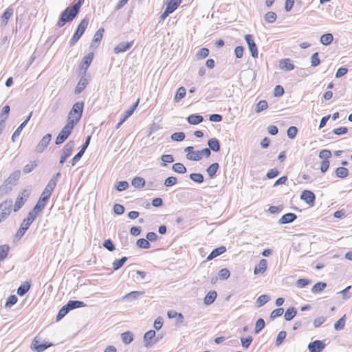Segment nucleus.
Returning <instances> with one entry per match:
<instances>
[{
    "label": "nucleus",
    "mask_w": 352,
    "mask_h": 352,
    "mask_svg": "<svg viewBox=\"0 0 352 352\" xmlns=\"http://www.w3.org/2000/svg\"><path fill=\"white\" fill-rule=\"evenodd\" d=\"M83 107V102H76L69 112L67 122L72 124L74 126L76 125L82 117Z\"/></svg>",
    "instance_id": "1"
},
{
    "label": "nucleus",
    "mask_w": 352,
    "mask_h": 352,
    "mask_svg": "<svg viewBox=\"0 0 352 352\" xmlns=\"http://www.w3.org/2000/svg\"><path fill=\"white\" fill-rule=\"evenodd\" d=\"M78 6H73L72 8H67L61 14L57 23L59 28L63 27L67 22L72 21L78 14Z\"/></svg>",
    "instance_id": "2"
},
{
    "label": "nucleus",
    "mask_w": 352,
    "mask_h": 352,
    "mask_svg": "<svg viewBox=\"0 0 352 352\" xmlns=\"http://www.w3.org/2000/svg\"><path fill=\"white\" fill-rule=\"evenodd\" d=\"M60 177V173H58L51 178L44 190L43 191L40 198L47 201H48L52 195V192L54 191V189L56 186L57 182Z\"/></svg>",
    "instance_id": "3"
},
{
    "label": "nucleus",
    "mask_w": 352,
    "mask_h": 352,
    "mask_svg": "<svg viewBox=\"0 0 352 352\" xmlns=\"http://www.w3.org/2000/svg\"><path fill=\"white\" fill-rule=\"evenodd\" d=\"M89 24V19L87 18H85L82 19L80 23H79L77 30L74 34L73 35L72 38L70 40V45H74L80 38V36L83 34L85 32L87 25Z\"/></svg>",
    "instance_id": "4"
},
{
    "label": "nucleus",
    "mask_w": 352,
    "mask_h": 352,
    "mask_svg": "<svg viewBox=\"0 0 352 352\" xmlns=\"http://www.w3.org/2000/svg\"><path fill=\"white\" fill-rule=\"evenodd\" d=\"M74 126L67 122L65 126L61 129L58 136L56 137L55 143L56 144H61L63 143L71 134Z\"/></svg>",
    "instance_id": "5"
},
{
    "label": "nucleus",
    "mask_w": 352,
    "mask_h": 352,
    "mask_svg": "<svg viewBox=\"0 0 352 352\" xmlns=\"http://www.w3.org/2000/svg\"><path fill=\"white\" fill-rule=\"evenodd\" d=\"M12 204L11 199H6L0 204V222L10 214Z\"/></svg>",
    "instance_id": "6"
},
{
    "label": "nucleus",
    "mask_w": 352,
    "mask_h": 352,
    "mask_svg": "<svg viewBox=\"0 0 352 352\" xmlns=\"http://www.w3.org/2000/svg\"><path fill=\"white\" fill-rule=\"evenodd\" d=\"M75 146L74 140L69 141L64 146L62 154L60 157L59 163L63 164L65 160L72 155V151Z\"/></svg>",
    "instance_id": "7"
},
{
    "label": "nucleus",
    "mask_w": 352,
    "mask_h": 352,
    "mask_svg": "<svg viewBox=\"0 0 352 352\" xmlns=\"http://www.w3.org/2000/svg\"><path fill=\"white\" fill-rule=\"evenodd\" d=\"M30 194V191L25 189L18 195L14 206V212L18 211L23 206L27 199L29 197Z\"/></svg>",
    "instance_id": "8"
},
{
    "label": "nucleus",
    "mask_w": 352,
    "mask_h": 352,
    "mask_svg": "<svg viewBox=\"0 0 352 352\" xmlns=\"http://www.w3.org/2000/svg\"><path fill=\"white\" fill-rule=\"evenodd\" d=\"M52 139V135L50 133H47L43 137L41 141L38 143V144L35 147V152L37 153H42L48 146Z\"/></svg>",
    "instance_id": "9"
},
{
    "label": "nucleus",
    "mask_w": 352,
    "mask_h": 352,
    "mask_svg": "<svg viewBox=\"0 0 352 352\" xmlns=\"http://www.w3.org/2000/svg\"><path fill=\"white\" fill-rule=\"evenodd\" d=\"M326 340H315L308 344V349L310 352H321L326 346Z\"/></svg>",
    "instance_id": "10"
},
{
    "label": "nucleus",
    "mask_w": 352,
    "mask_h": 352,
    "mask_svg": "<svg viewBox=\"0 0 352 352\" xmlns=\"http://www.w3.org/2000/svg\"><path fill=\"white\" fill-rule=\"evenodd\" d=\"M245 40L247 42L252 56L253 58H257L258 52L257 47L254 41L252 36L251 34H246L245 36Z\"/></svg>",
    "instance_id": "11"
},
{
    "label": "nucleus",
    "mask_w": 352,
    "mask_h": 352,
    "mask_svg": "<svg viewBox=\"0 0 352 352\" xmlns=\"http://www.w3.org/2000/svg\"><path fill=\"white\" fill-rule=\"evenodd\" d=\"M184 151L186 153V158L189 160L199 161L201 160L199 151H195L193 146L186 147Z\"/></svg>",
    "instance_id": "12"
},
{
    "label": "nucleus",
    "mask_w": 352,
    "mask_h": 352,
    "mask_svg": "<svg viewBox=\"0 0 352 352\" xmlns=\"http://www.w3.org/2000/svg\"><path fill=\"white\" fill-rule=\"evenodd\" d=\"M155 335L156 333L154 330H150L144 334V342L146 347H151L157 342V340L153 341L152 340L155 338Z\"/></svg>",
    "instance_id": "13"
},
{
    "label": "nucleus",
    "mask_w": 352,
    "mask_h": 352,
    "mask_svg": "<svg viewBox=\"0 0 352 352\" xmlns=\"http://www.w3.org/2000/svg\"><path fill=\"white\" fill-rule=\"evenodd\" d=\"M133 44V41L130 42H121L117 46L114 47V53L119 54L122 52H124L129 50Z\"/></svg>",
    "instance_id": "14"
},
{
    "label": "nucleus",
    "mask_w": 352,
    "mask_h": 352,
    "mask_svg": "<svg viewBox=\"0 0 352 352\" xmlns=\"http://www.w3.org/2000/svg\"><path fill=\"white\" fill-rule=\"evenodd\" d=\"M315 195L313 192L305 190L302 192L300 199L304 200L307 204L313 205L315 200Z\"/></svg>",
    "instance_id": "15"
},
{
    "label": "nucleus",
    "mask_w": 352,
    "mask_h": 352,
    "mask_svg": "<svg viewBox=\"0 0 352 352\" xmlns=\"http://www.w3.org/2000/svg\"><path fill=\"white\" fill-rule=\"evenodd\" d=\"M31 224V223L29 221L28 222V221L24 219L19 229L15 234V237L17 239H21L25 234V232Z\"/></svg>",
    "instance_id": "16"
},
{
    "label": "nucleus",
    "mask_w": 352,
    "mask_h": 352,
    "mask_svg": "<svg viewBox=\"0 0 352 352\" xmlns=\"http://www.w3.org/2000/svg\"><path fill=\"white\" fill-rule=\"evenodd\" d=\"M267 261L266 259L263 258L259 261V263L256 265L254 270V274H263L267 270Z\"/></svg>",
    "instance_id": "17"
},
{
    "label": "nucleus",
    "mask_w": 352,
    "mask_h": 352,
    "mask_svg": "<svg viewBox=\"0 0 352 352\" xmlns=\"http://www.w3.org/2000/svg\"><path fill=\"white\" fill-rule=\"evenodd\" d=\"M51 345H52V344H47L46 343L40 344L38 340H37L36 338H34L32 343L31 347H32V349H34L37 352H43V351H45L46 349H47Z\"/></svg>",
    "instance_id": "18"
},
{
    "label": "nucleus",
    "mask_w": 352,
    "mask_h": 352,
    "mask_svg": "<svg viewBox=\"0 0 352 352\" xmlns=\"http://www.w3.org/2000/svg\"><path fill=\"white\" fill-rule=\"evenodd\" d=\"M51 345H52V344H47L46 343L40 344L38 340H37L36 338H34L32 343L31 347H32V349H34L37 352H43V351H45L46 349H47Z\"/></svg>",
    "instance_id": "19"
},
{
    "label": "nucleus",
    "mask_w": 352,
    "mask_h": 352,
    "mask_svg": "<svg viewBox=\"0 0 352 352\" xmlns=\"http://www.w3.org/2000/svg\"><path fill=\"white\" fill-rule=\"evenodd\" d=\"M51 345H52V344H47L46 343L40 344L38 340H37L36 338H34L32 343L31 347H32V349H34L37 352H43V351H45L46 349H47Z\"/></svg>",
    "instance_id": "20"
},
{
    "label": "nucleus",
    "mask_w": 352,
    "mask_h": 352,
    "mask_svg": "<svg viewBox=\"0 0 352 352\" xmlns=\"http://www.w3.org/2000/svg\"><path fill=\"white\" fill-rule=\"evenodd\" d=\"M296 218L297 216L294 213L289 212L283 215L279 219L278 223L280 224L289 223L293 222Z\"/></svg>",
    "instance_id": "21"
},
{
    "label": "nucleus",
    "mask_w": 352,
    "mask_h": 352,
    "mask_svg": "<svg viewBox=\"0 0 352 352\" xmlns=\"http://www.w3.org/2000/svg\"><path fill=\"white\" fill-rule=\"evenodd\" d=\"M144 294V292H140V291L131 292L130 293H129V294H126L124 296H123L122 300L131 301L133 300H136L138 298H140V296H143Z\"/></svg>",
    "instance_id": "22"
},
{
    "label": "nucleus",
    "mask_w": 352,
    "mask_h": 352,
    "mask_svg": "<svg viewBox=\"0 0 352 352\" xmlns=\"http://www.w3.org/2000/svg\"><path fill=\"white\" fill-rule=\"evenodd\" d=\"M226 251V248L225 246H220L217 248L213 250L211 253L208 256L207 261H210L218 256L222 254Z\"/></svg>",
    "instance_id": "23"
},
{
    "label": "nucleus",
    "mask_w": 352,
    "mask_h": 352,
    "mask_svg": "<svg viewBox=\"0 0 352 352\" xmlns=\"http://www.w3.org/2000/svg\"><path fill=\"white\" fill-rule=\"evenodd\" d=\"M217 294L215 291L212 290L208 292V293L206 294V296L204 298V303L206 305H211L217 298Z\"/></svg>",
    "instance_id": "24"
},
{
    "label": "nucleus",
    "mask_w": 352,
    "mask_h": 352,
    "mask_svg": "<svg viewBox=\"0 0 352 352\" xmlns=\"http://www.w3.org/2000/svg\"><path fill=\"white\" fill-rule=\"evenodd\" d=\"M208 148L214 152H218L220 150V143L217 138H211L208 141Z\"/></svg>",
    "instance_id": "25"
},
{
    "label": "nucleus",
    "mask_w": 352,
    "mask_h": 352,
    "mask_svg": "<svg viewBox=\"0 0 352 352\" xmlns=\"http://www.w3.org/2000/svg\"><path fill=\"white\" fill-rule=\"evenodd\" d=\"M87 84H88V81L86 78H80L76 87L75 91H74L75 94H80L85 89V88L86 87Z\"/></svg>",
    "instance_id": "26"
},
{
    "label": "nucleus",
    "mask_w": 352,
    "mask_h": 352,
    "mask_svg": "<svg viewBox=\"0 0 352 352\" xmlns=\"http://www.w3.org/2000/svg\"><path fill=\"white\" fill-rule=\"evenodd\" d=\"M280 68L286 71H291L294 69V65L289 58H286L280 60Z\"/></svg>",
    "instance_id": "27"
},
{
    "label": "nucleus",
    "mask_w": 352,
    "mask_h": 352,
    "mask_svg": "<svg viewBox=\"0 0 352 352\" xmlns=\"http://www.w3.org/2000/svg\"><path fill=\"white\" fill-rule=\"evenodd\" d=\"M66 305L69 311L76 308L85 307V304L82 301L80 300H69Z\"/></svg>",
    "instance_id": "28"
},
{
    "label": "nucleus",
    "mask_w": 352,
    "mask_h": 352,
    "mask_svg": "<svg viewBox=\"0 0 352 352\" xmlns=\"http://www.w3.org/2000/svg\"><path fill=\"white\" fill-rule=\"evenodd\" d=\"M14 12L13 8L9 7L8 8L4 13L2 15V24L3 25H6L8 23V21L10 19V17L12 16Z\"/></svg>",
    "instance_id": "29"
},
{
    "label": "nucleus",
    "mask_w": 352,
    "mask_h": 352,
    "mask_svg": "<svg viewBox=\"0 0 352 352\" xmlns=\"http://www.w3.org/2000/svg\"><path fill=\"white\" fill-rule=\"evenodd\" d=\"M219 168L218 163L212 164L207 169L206 172L210 178H213Z\"/></svg>",
    "instance_id": "30"
},
{
    "label": "nucleus",
    "mask_w": 352,
    "mask_h": 352,
    "mask_svg": "<svg viewBox=\"0 0 352 352\" xmlns=\"http://www.w3.org/2000/svg\"><path fill=\"white\" fill-rule=\"evenodd\" d=\"M296 309L294 307L288 308L285 313V319L287 321L292 320L296 315Z\"/></svg>",
    "instance_id": "31"
},
{
    "label": "nucleus",
    "mask_w": 352,
    "mask_h": 352,
    "mask_svg": "<svg viewBox=\"0 0 352 352\" xmlns=\"http://www.w3.org/2000/svg\"><path fill=\"white\" fill-rule=\"evenodd\" d=\"M204 118L199 115H190L188 117L187 120L190 124H198L203 121Z\"/></svg>",
    "instance_id": "32"
},
{
    "label": "nucleus",
    "mask_w": 352,
    "mask_h": 352,
    "mask_svg": "<svg viewBox=\"0 0 352 352\" xmlns=\"http://www.w3.org/2000/svg\"><path fill=\"white\" fill-rule=\"evenodd\" d=\"M333 40V36L331 33L324 34L322 35L320 37V42L322 44L324 45H330L332 43Z\"/></svg>",
    "instance_id": "33"
},
{
    "label": "nucleus",
    "mask_w": 352,
    "mask_h": 352,
    "mask_svg": "<svg viewBox=\"0 0 352 352\" xmlns=\"http://www.w3.org/2000/svg\"><path fill=\"white\" fill-rule=\"evenodd\" d=\"M10 246L7 244L0 245V262L3 261L8 255Z\"/></svg>",
    "instance_id": "34"
},
{
    "label": "nucleus",
    "mask_w": 352,
    "mask_h": 352,
    "mask_svg": "<svg viewBox=\"0 0 352 352\" xmlns=\"http://www.w3.org/2000/svg\"><path fill=\"white\" fill-rule=\"evenodd\" d=\"M30 288V284L28 282H25L21 285L17 289V294L22 296L25 295Z\"/></svg>",
    "instance_id": "35"
},
{
    "label": "nucleus",
    "mask_w": 352,
    "mask_h": 352,
    "mask_svg": "<svg viewBox=\"0 0 352 352\" xmlns=\"http://www.w3.org/2000/svg\"><path fill=\"white\" fill-rule=\"evenodd\" d=\"M122 341L126 344H128L131 343L133 340V335L130 331H126L121 334Z\"/></svg>",
    "instance_id": "36"
},
{
    "label": "nucleus",
    "mask_w": 352,
    "mask_h": 352,
    "mask_svg": "<svg viewBox=\"0 0 352 352\" xmlns=\"http://www.w3.org/2000/svg\"><path fill=\"white\" fill-rule=\"evenodd\" d=\"M181 0H168L166 8L171 12H173L179 6Z\"/></svg>",
    "instance_id": "37"
},
{
    "label": "nucleus",
    "mask_w": 352,
    "mask_h": 352,
    "mask_svg": "<svg viewBox=\"0 0 352 352\" xmlns=\"http://www.w3.org/2000/svg\"><path fill=\"white\" fill-rule=\"evenodd\" d=\"M172 169L173 171L179 173L184 174L186 172V168L182 163H175L173 165Z\"/></svg>",
    "instance_id": "38"
},
{
    "label": "nucleus",
    "mask_w": 352,
    "mask_h": 352,
    "mask_svg": "<svg viewBox=\"0 0 352 352\" xmlns=\"http://www.w3.org/2000/svg\"><path fill=\"white\" fill-rule=\"evenodd\" d=\"M186 89L184 87H179L176 92V94L174 98V100L175 102H178L181 99H182L186 96Z\"/></svg>",
    "instance_id": "39"
},
{
    "label": "nucleus",
    "mask_w": 352,
    "mask_h": 352,
    "mask_svg": "<svg viewBox=\"0 0 352 352\" xmlns=\"http://www.w3.org/2000/svg\"><path fill=\"white\" fill-rule=\"evenodd\" d=\"M270 300V297L268 295L263 294L260 296L256 301L257 307H260L264 305Z\"/></svg>",
    "instance_id": "40"
},
{
    "label": "nucleus",
    "mask_w": 352,
    "mask_h": 352,
    "mask_svg": "<svg viewBox=\"0 0 352 352\" xmlns=\"http://www.w3.org/2000/svg\"><path fill=\"white\" fill-rule=\"evenodd\" d=\"M127 261V257L124 256L120 259L115 260L113 263V268L114 270H118L121 268L124 263Z\"/></svg>",
    "instance_id": "41"
},
{
    "label": "nucleus",
    "mask_w": 352,
    "mask_h": 352,
    "mask_svg": "<svg viewBox=\"0 0 352 352\" xmlns=\"http://www.w3.org/2000/svg\"><path fill=\"white\" fill-rule=\"evenodd\" d=\"M131 184L135 188H142L145 184V180L142 177H136L132 180Z\"/></svg>",
    "instance_id": "42"
},
{
    "label": "nucleus",
    "mask_w": 352,
    "mask_h": 352,
    "mask_svg": "<svg viewBox=\"0 0 352 352\" xmlns=\"http://www.w3.org/2000/svg\"><path fill=\"white\" fill-rule=\"evenodd\" d=\"M93 57V53H89L87 56H85L82 60V67L85 66V69H87L91 65Z\"/></svg>",
    "instance_id": "43"
},
{
    "label": "nucleus",
    "mask_w": 352,
    "mask_h": 352,
    "mask_svg": "<svg viewBox=\"0 0 352 352\" xmlns=\"http://www.w3.org/2000/svg\"><path fill=\"white\" fill-rule=\"evenodd\" d=\"M47 202V201L42 199L41 198H39L38 202L34 206L33 209L39 213L41 211H42L44 209V208L46 206Z\"/></svg>",
    "instance_id": "44"
},
{
    "label": "nucleus",
    "mask_w": 352,
    "mask_h": 352,
    "mask_svg": "<svg viewBox=\"0 0 352 352\" xmlns=\"http://www.w3.org/2000/svg\"><path fill=\"white\" fill-rule=\"evenodd\" d=\"M336 174L338 177L345 178L349 174V170L344 167H339L336 170Z\"/></svg>",
    "instance_id": "45"
},
{
    "label": "nucleus",
    "mask_w": 352,
    "mask_h": 352,
    "mask_svg": "<svg viewBox=\"0 0 352 352\" xmlns=\"http://www.w3.org/2000/svg\"><path fill=\"white\" fill-rule=\"evenodd\" d=\"M327 287V284L322 282L316 283L311 288L312 293H318L322 291Z\"/></svg>",
    "instance_id": "46"
},
{
    "label": "nucleus",
    "mask_w": 352,
    "mask_h": 352,
    "mask_svg": "<svg viewBox=\"0 0 352 352\" xmlns=\"http://www.w3.org/2000/svg\"><path fill=\"white\" fill-rule=\"evenodd\" d=\"M69 311V309L67 307V305L63 306L56 316V321L60 320L63 317H65Z\"/></svg>",
    "instance_id": "47"
},
{
    "label": "nucleus",
    "mask_w": 352,
    "mask_h": 352,
    "mask_svg": "<svg viewBox=\"0 0 352 352\" xmlns=\"http://www.w3.org/2000/svg\"><path fill=\"white\" fill-rule=\"evenodd\" d=\"M264 19L267 23H272L276 20L277 15L274 12H268L265 14Z\"/></svg>",
    "instance_id": "48"
},
{
    "label": "nucleus",
    "mask_w": 352,
    "mask_h": 352,
    "mask_svg": "<svg viewBox=\"0 0 352 352\" xmlns=\"http://www.w3.org/2000/svg\"><path fill=\"white\" fill-rule=\"evenodd\" d=\"M18 300L16 295H10L5 304L6 308H10L12 305H15Z\"/></svg>",
    "instance_id": "49"
},
{
    "label": "nucleus",
    "mask_w": 352,
    "mask_h": 352,
    "mask_svg": "<svg viewBox=\"0 0 352 352\" xmlns=\"http://www.w3.org/2000/svg\"><path fill=\"white\" fill-rule=\"evenodd\" d=\"M136 244L138 247L144 249H148L151 247L150 243L147 239H140L137 241Z\"/></svg>",
    "instance_id": "50"
},
{
    "label": "nucleus",
    "mask_w": 352,
    "mask_h": 352,
    "mask_svg": "<svg viewBox=\"0 0 352 352\" xmlns=\"http://www.w3.org/2000/svg\"><path fill=\"white\" fill-rule=\"evenodd\" d=\"M104 32L103 28H100L98 30L96 31L94 36V38L92 41V45H94L96 43L100 42L102 38V33Z\"/></svg>",
    "instance_id": "51"
},
{
    "label": "nucleus",
    "mask_w": 352,
    "mask_h": 352,
    "mask_svg": "<svg viewBox=\"0 0 352 352\" xmlns=\"http://www.w3.org/2000/svg\"><path fill=\"white\" fill-rule=\"evenodd\" d=\"M189 177L195 182L201 184L204 182V176L201 173H191Z\"/></svg>",
    "instance_id": "52"
},
{
    "label": "nucleus",
    "mask_w": 352,
    "mask_h": 352,
    "mask_svg": "<svg viewBox=\"0 0 352 352\" xmlns=\"http://www.w3.org/2000/svg\"><path fill=\"white\" fill-rule=\"evenodd\" d=\"M265 323L263 318H259L255 324V329L254 331L255 333H258L264 327H265Z\"/></svg>",
    "instance_id": "53"
},
{
    "label": "nucleus",
    "mask_w": 352,
    "mask_h": 352,
    "mask_svg": "<svg viewBox=\"0 0 352 352\" xmlns=\"http://www.w3.org/2000/svg\"><path fill=\"white\" fill-rule=\"evenodd\" d=\"M20 175H21L20 170L14 171L13 173H12L10 175V176L8 177V179H7L6 182L8 184H11L12 182H14L17 181L19 179Z\"/></svg>",
    "instance_id": "54"
},
{
    "label": "nucleus",
    "mask_w": 352,
    "mask_h": 352,
    "mask_svg": "<svg viewBox=\"0 0 352 352\" xmlns=\"http://www.w3.org/2000/svg\"><path fill=\"white\" fill-rule=\"evenodd\" d=\"M345 324V316L340 318L335 324L334 328L336 330L340 331L344 329Z\"/></svg>",
    "instance_id": "55"
},
{
    "label": "nucleus",
    "mask_w": 352,
    "mask_h": 352,
    "mask_svg": "<svg viewBox=\"0 0 352 352\" xmlns=\"http://www.w3.org/2000/svg\"><path fill=\"white\" fill-rule=\"evenodd\" d=\"M132 115L131 111L126 110L124 111L122 118L120 119V122L116 124V129H118L120 127V126L125 122V120Z\"/></svg>",
    "instance_id": "56"
},
{
    "label": "nucleus",
    "mask_w": 352,
    "mask_h": 352,
    "mask_svg": "<svg viewBox=\"0 0 352 352\" xmlns=\"http://www.w3.org/2000/svg\"><path fill=\"white\" fill-rule=\"evenodd\" d=\"M37 166V164L35 161L30 162V164L25 165L23 169L24 173L27 174L32 172L34 168Z\"/></svg>",
    "instance_id": "57"
},
{
    "label": "nucleus",
    "mask_w": 352,
    "mask_h": 352,
    "mask_svg": "<svg viewBox=\"0 0 352 352\" xmlns=\"http://www.w3.org/2000/svg\"><path fill=\"white\" fill-rule=\"evenodd\" d=\"M209 54V50L206 47L201 48L196 54L198 58L202 59L206 58Z\"/></svg>",
    "instance_id": "58"
},
{
    "label": "nucleus",
    "mask_w": 352,
    "mask_h": 352,
    "mask_svg": "<svg viewBox=\"0 0 352 352\" xmlns=\"http://www.w3.org/2000/svg\"><path fill=\"white\" fill-rule=\"evenodd\" d=\"M129 187V184L126 181H121V182H118L116 184V188L118 191H123L124 190H126L127 188Z\"/></svg>",
    "instance_id": "59"
},
{
    "label": "nucleus",
    "mask_w": 352,
    "mask_h": 352,
    "mask_svg": "<svg viewBox=\"0 0 352 352\" xmlns=\"http://www.w3.org/2000/svg\"><path fill=\"white\" fill-rule=\"evenodd\" d=\"M185 138V134L183 132H176L171 135V139L174 141L180 142Z\"/></svg>",
    "instance_id": "60"
},
{
    "label": "nucleus",
    "mask_w": 352,
    "mask_h": 352,
    "mask_svg": "<svg viewBox=\"0 0 352 352\" xmlns=\"http://www.w3.org/2000/svg\"><path fill=\"white\" fill-rule=\"evenodd\" d=\"M252 337L248 336L247 338H241V345L243 348L248 349L252 342Z\"/></svg>",
    "instance_id": "61"
},
{
    "label": "nucleus",
    "mask_w": 352,
    "mask_h": 352,
    "mask_svg": "<svg viewBox=\"0 0 352 352\" xmlns=\"http://www.w3.org/2000/svg\"><path fill=\"white\" fill-rule=\"evenodd\" d=\"M286 335H287V333L285 331H281L278 333L276 340V346H279L280 344H282V342L286 338Z\"/></svg>",
    "instance_id": "62"
},
{
    "label": "nucleus",
    "mask_w": 352,
    "mask_h": 352,
    "mask_svg": "<svg viewBox=\"0 0 352 352\" xmlns=\"http://www.w3.org/2000/svg\"><path fill=\"white\" fill-rule=\"evenodd\" d=\"M268 107V104L266 100H261L256 105V111L259 113Z\"/></svg>",
    "instance_id": "63"
},
{
    "label": "nucleus",
    "mask_w": 352,
    "mask_h": 352,
    "mask_svg": "<svg viewBox=\"0 0 352 352\" xmlns=\"http://www.w3.org/2000/svg\"><path fill=\"white\" fill-rule=\"evenodd\" d=\"M230 275V271L227 268H223L219 272V276L222 280L228 279Z\"/></svg>",
    "instance_id": "64"
}]
</instances>
